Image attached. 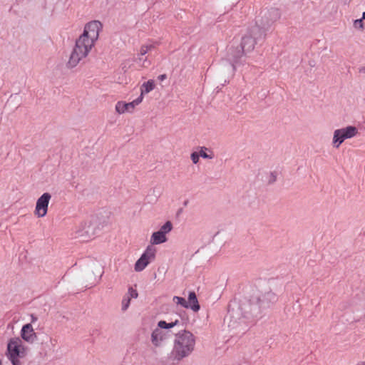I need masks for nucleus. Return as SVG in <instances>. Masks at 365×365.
Returning <instances> with one entry per match:
<instances>
[{"label":"nucleus","instance_id":"4468645a","mask_svg":"<svg viewBox=\"0 0 365 365\" xmlns=\"http://www.w3.org/2000/svg\"><path fill=\"white\" fill-rule=\"evenodd\" d=\"M189 308L194 312H197L200 309V304L198 303L196 294L194 292H190L188 296Z\"/></svg>","mask_w":365,"mask_h":365},{"label":"nucleus","instance_id":"9b49d317","mask_svg":"<svg viewBox=\"0 0 365 365\" xmlns=\"http://www.w3.org/2000/svg\"><path fill=\"white\" fill-rule=\"evenodd\" d=\"M155 85L153 80H149L143 83L140 87V94L138 98H141L143 101L144 96L152 91L155 88Z\"/></svg>","mask_w":365,"mask_h":365},{"label":"nucleus","instance_id":"0eeeda50","mask_svg":"<svg viewBox=\"0 0 365 365\" xmlns=\"http://www.w3.org/2000/svg\"><path fill=\"white\" fill-rule=\"evenodd\" d=\"M156 250L152 246H148L140 259L135 264V270L136 272L143 271L155 257Z\"/></svg>","mask_w":365,"mask_h":365},{"label":"nucleus","instance_id":"2eb2a0df","mask_svg":"<svg viewBox=\"0 0 365 365\" xmlns=\"http://www.w3.org/2000/svg\"><path fill=\"white\" fill-rule=\"evenodd\" d=\"M154 45L153 44H146V45H143L140 46V50H139V53H138V59L140 61H141V56H145L146 53H148L150 50H152L153 48H154Z\"/></svg>","mask_w":365,"mask_h":365},{"label":"nucleus","instance_id":"423d86ee","mask_svg":"<svg viewBox=\"0 0 365 365\" xmlns=\"http://www.w3.org/2000/svg\"><path fill=\"white\" fill-rule=\"evenodd\" d=\"M51 199V195L49 192H44L37 199L34 211V214L36 217L41 218L47 215Z\"/></svg>","mask_w":365,"mask_h":365},{"label":"nucleus","instance_id":"7ed1b4c3","mask_svg":"<svg viewBox=\"0 0 365 365\" xmlns=\"http://www.w3.org/2000/svg\"><path fill=\"white\" fill-rule=\"evenodd\" d=\"M28 347L19 337L11 338L7 344L6 356L12 365H22L21 359L28 354Z\"/></svg>","mask_w":365,"mask_h":365},{"label":"nucleus","instance_id":"4be33fe9","mask_svg":"<svg viewBox=\"0 0 365 365\" xmlns=\"http://www.w3.org/2000/svg\"><path fill=\"white\" fill-rule=\"evenodd\" d=\"M354 26L357 29H359L361 31L364 30V26L363 19H360L355 20L354 21Z\"/></svg>","mask_w":365,"mask_h":365},{"label":"nucleus","instance_id":"f257e3e1","mask_svg":"<svg viewBox=\"0 0 365 365\" xmlns=\"http://www.w3.org/2000/svg\"><path fill=\"white\" fill-rule=\"evenodd\" d=\"M102 28L101 21L96 20L91 21L85 25L83 32L76 39L68 61V66L70 68L76 67L81 60L88 56L98 39Z\"/></svg>","mask_w":365,"mask_h":365},{"label":"nucleus","instance_id":"a878e982","mask_svg":"<svg viewBox=\"0 0 365 365\" xmlns=\"http://www.w3.org/2000/svg\"><path fill=\"white\" fill-rule=\"evenodd\" d=\"M356 365H365V361H359Z\"/></svg>","mask_w":365,"mask_h":365},{"label":"nucleus","instance_id":"dca6fc26","mask_svg":"<svg viewBox=\"0 0 365 365\" xmlns=\"http://www.w3.org/2000/svg\"><path fill=\"white\" fill-rule=\"evenodd\" d=\"M173 301L176 304L180 305L184 308H189L188 302L182 297L175 296L173 297Z\"/></svg>","mask_w":365,"mask_h":365},{"label":"nucleus","instance_id":"bb28decb","mask_svg":"<svg viewBox=\"0 0 365 365\" xmlns=\"http://www.w3.org/2000/svg\"><path fill=\"white\" fill-rule=\"evenodd\" d=\"M363 20L365 19V12H364L362 14V18H361Z\"/></svg>","mask_w":365,"mask_h":365},{"label":"nucleus","instance_id":"f03ea898","mask_svg":"<svg viewBox=\"0 0 365 365\" xmlns=\"http://www.w3.org/2000/svg\"><path fill=\"white\" fill-rule=\"evenodd\" d=\"M195 346V337L190 331H184L177 334L174 341L173 349L170 358L173 361H180L190 356Z\"/></svg>","mask_w":365,"mask_h":365},{"label":"nucleus","instance_id":"412c9836","mask_svg":"<svg viewBox=\"0 0 365 365\" xmlns=\"http://www.w3.org/2000/svg\"><path fill=\"white\" fill-rule=\"evenodd\" d=\"M130 300L128 297H127L125 295L124 296L123 300H122V310L125 311L130 306Z\"/></svg>","mask_w":365,"mask_h":365},{"label":"nucleus","instance_id":"ddd939ff","mask_svg":"<svg viewBox=\"0 0 365 365\" xmlns=\"http://www.w3.org/2000/svg\"><path fill=\"white\" fill-rule=\"evenodd\" d=\"M200 156L205 159H213L215 158L214 152L209 148L205 146H200L197 148Z\"/></svg>","mask_w":365,"mask_h":365},{"label":"nucleus","instance_id":"9d476101","mask_svg":"<svg viewBox=\"0 0 365 365\" xmlns=\"http://www.w3.org/2000/svg\"><path fill=\"white\" fill-rule=\"evenodd\" d=\"M165 336V335L163 331H161L159 329H156L153 331V333L151 334L152 343L155 346H160L162 341L164 340Z\"/></svg>","mask_w":365,"mask_h":365},{"label":"nucleus","instance_id":"aec40b11","mask_svg":"<svg viewBox=\"0 0 365 365\" xmlns=\"http://www.w3.org/2000/svg\"><path fill=\"white\" fill-rule=\"evenodd\" d=\"M200 154L198 150L194 151L190 154V159L193 164H197L200 161Z\"/></svg>","mask_w":365,"mask_h":365},{"label":"nucleus","instance_id":"b1692460","mask_svg":"<svg viewBox=\"0 0 365 365\" xmlns=\"http://www.w3.org/2000/svg\"><path fill=\"white\" fill-rule=\"evenodd\" d=\"M167 78V76L165 74H162L158 76V79L160 81H164Z\"/></svg>","mask_w":365,"mask_h":365},{"label":"nucleus","instance_id":"1a4fd4ad","mask_svg":"<svg viewBox=\"0 0 365 365\" xmlns=\"http://www.w3.org/2000/svg\"><path fill=\"white\" fill-rule=\"evenodd\" d=\"M21 336L29 343H33L36 340V334L31 324H26L23 326L21 330Z\"/></svg>","mask_w":365,"mask_h":365},{"label":"nucleus","instance_id":"6ab92c4d","mask_svg":"<svg viewBox=\"0 0 365 365\" xmlns=\"http://www.w3.org/2000/svg\"><path fill=\"white\" fill-rule=\"evenodd\" d=\"M127 297H128L130 299L132 298L135 299L138 297V294L135 289H133V287H129L128 290V293L125 294Z\"/></svg>","mask_w":365,"mask_h":365},{"label":"nucleus","instance_id":"a211bd4d","mask_svg":"<svg viewBox=\"0 0 365 365\" xmlns=\"http://www.w3.org/2000/svg\"><path fill=\"white\" fill-rule=\"evenodd\" d=\"M173 229V225L171 222H166L158 230L160 232H162L163 235H166V234L169 233Z\"/></svg>","mask_w":365,"mask_h":365},{"label":"nucleus","instance_id":"39448f33","mask_svg":"<svg viewBox=\"0 0 365 365\" xmlns=\"http://www.w3.org/2000/svg\"><path fill=\"white\" fill-rule=\"evenodd\" d=\"M259 31V29L257 27L252 29L245 34L242 38L241 48L242 53L246 54L247 53L251 52L254 50L257 43L255 35Z\"/></svg>","mask_w":365,"mask_h":365},{"label":"nucleus","instance_id":"f8f14e48","mask_svg":"<svg viewBox=\"0 0 365 365\" xmlns=\"http://www.w3.org/2000/svg\"><path fill=\"white\" fill-rule=\"evenodd\" d=\"M166 235H163L159 231L155 232L152 234L150 237V243L152 245H159L164 243L167 241Z\"/></svg>","mask_w":365,"mask_h":365},{"label":"nucleus","instance_id":"20e7f679","mask_svg":"<svg viewBox=\"0 0 365 365\" xmlns=\"http://www.w3.org/2000/svg\"><path fill=\"white\" fill-rule=\"evenodd\" d=\"M357 134L358 129L352 125L335 130L332 140L334 147L338 148L345 140L354 138Z\"/></svg>","mask_w":365,"mask_h":365},{"label":"nucleus","instance_id":"f3484780","mask_svg":"<svg viewBox=\"0 0 365 365\" xmlns=\"http://www.w3.org/2000/svg\"><path fill=\"white\" fill-rule=\"evenodd\" d=\"M178 324V320L175 322L167 323L165 321H160L158 324V327L161 329H170L174 327Z\"/></svg>","mask_w":365,"mask_h":365},{"label":"nucleus","instance_id":"6e6552de","mask_svg":"<svg viewBox=\"0 0 365 365\" xmlns=\"http://www.w3.org/2000/svg\"><path fill=\"white\" fill-rule=\"evenodd\" d=\"M142 103L141 98H137L131 102L127 103L123 101H119L115 103V110L119 115L125 113H134L136 106Z\"/></svg>","mask_w":365,"mask_h":365},{"label":"nucleus","instance_id":"393cba45","mask_svg":"<svg viewBox=\"0 0 365 365\" xmlns=\"http://www.w3.org/2000/svg\"><path fill=\"white\" fill-rule=\"evenodd\" d=\"M150 64V61H148L146 58L143 61V66L144 67H147V66H148Z\"/></svg>","mask_w":365,"mask_h":365},{"label":"nucleus","instance_id":"5701e85b","mask_svg":"<svg viewBox=\"0 0 365 365\" xmlns=\"http://www.w3.org/2000/svg\"><path fill=\"white\" fill-rule=\"evenodd\" d=\"M277 180V175L276 173H271L269 174V183H272L274 182H275Z\"/></svg>","mask_w":365,"mask_h":365}]
</instances>
